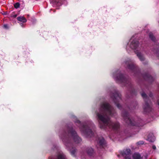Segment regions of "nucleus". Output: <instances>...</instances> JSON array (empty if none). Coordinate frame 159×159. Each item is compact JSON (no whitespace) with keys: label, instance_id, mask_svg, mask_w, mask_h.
<instances>
[{"label":"nucleus","instance_id":"1","mask_svg":"<svg viewBox=\"0 0 159 159\" xmlns=\"http://www.w3.org/2000/svg\"><path fill=\"white\" fill-rule=\"evenodd\" d=\"M114 110L107 102L103 103L99 112H97V116L98 120L103 124L104 126H108L110 128L117 129L119 126V123H113L110 120V117L113 115Z\"/></svg>","mask_w":159,"mask_h":159},{"label":"nucleus","instance_id":"2","mask_svg":"<svg viewBox=\"0 0 159 159\" xmlns=\"http://www.w3.org/2000/svg\"><path fill=\"white\" fill-rule=\"evenodd\" d=\"M131 150L129 149L124 150L122 153V155L125 159H131L130 157Z\"/></svg>","mask_w":159,"mask_h":159},{"label":"nucleus","instance_id":"3","mask_svg":"<svg viewBox=\"0 0 159 159\" xmlns=\"http://www.w3.org/2000/svg\"><path fill=\"white\" fill-rule=\"evenodd\" d=\"M70 133L75 142L78 143L81 141L80 138L78 136L75 131L72 130L71 131Z\"/></svg>","mask_w":159,"mask_h":159},{"label":"nucleus","instance_id":"4","mask_svg":"<svg viewBox=\"0 0 159 159\" xmlns=\"http://www.w3.org/2000/svg\"><path fill=\"white\" fill-rule=\"evenodd\" d=\"M120 99L121 98L120 96L117 94H116L115 95L113 100L115 104H116V106L118 108H120V107L119 104H117V103L120 102Z\"/></svg>","mask_w":159,"mask_h":159},{"label":"nucleus","instance_id":"5","mask_svg":"<svg viewBox=\"0 0 159 159\" xmlns=\"http://www.w3.org/2000/svg\"><path fill=\"white\" fill-rule=\"evenodd\" d=\"M138 46V42L135 40L132 41L130 44V46L132 49H135Z\"/></svg>","mask_w":159,"mask_h":159},{"label":"nucleus","instance_id":"6","mask_svg":"<svg viewBox=\"0 0 159 159\" xmlns=\"http://www.w3.org/2000/svg\"><path fill=\"white\" fill-rule=\"evenodd\" d=\"M98 142V144L102 147H103L105 144V141L104 139L102 138H101L100 139H99Z\"/></svg>","mask_w":159,"mask_h":159},{"label":"nucleus","instance_id":"7","mask_svg":"<svg viewBox=\"0 0 159 159\" xmlns=\"http://www.w3.org/2000/svg\"><path fill=\"white\" fill-rule=\"evenodd\" d=\"M84 130L83 131V133L84 134V135H86L87 136H89L90 134H92L91 131L85 127L84 128Z\"/></svg>","mask_w":159,"mask_h":159},{"label":"nucleus","instance_id":"8","mask_svg":"<svg viewBox=\"0 0 159 159\" xmlns=\"http://www.w3.org/2000/svg\"><path fill=\"white\" fill-rule=\"evenodd\" d=\"M133 159H143L140 154L137 153H135L133 155Z\"/></svg>","mask_w":159,"mask_h":159},{"label":"nucleus","instance_id":"9","mask_svg":"<svg viewBox=\"0 0 159 159\" xmlns=\"http://www.w3.org/2000/svg\"><path fill=\"white\" fill-rule=\"evenodd\" d=\"M17 20L22 23H25L26 22L27 20L23 16H20L17 18Z\"/></svg>","mask_w":159,"mask_h":159},{"label":"nucleus","instance_id":"10","mask_svg":"<svg viewBox=\"0 0 159 159\" xmlns=\"http://www.w3.org/2000/svg\"><path fill=\"white\" fill-rule=\"evenodd\" d=\"M115 79L118 80L122 82L123 81V80L124 79V77L121 74L119 75H118V77L116 78L114 77Z\"/></svg>","mask_w":159,"mask_h":159},{"label":"nucleus","instance_id":"11","mask_svg":"<svg viewBox=\"0 0 159 159\" xmlns=\"http://www.w3.org/2000/svg\"><path fill=\"white\" fill-rule=\"evenodd\" d=\"M58 159H66L65 156L62 153H60L58 155Z\"/></svg>","mask_w":159,"mask_h":159},{"label":"nucleus","instance_id":"12","mask_svg":"<svg viewBox=\"0 0 159 159\" xmlns=\"http://www.w3.org/2000/svg\"><path fill=\"white\" fill-rule=\"evenodd\" d=\"M137 56L141 60L143 61L144 59V58L143 55L141 53H137Z\"/></svg>","mask_w":159,"mask_h":159},{"label":"nucleus","instance_id":"13","mask_svg":"<svg viewBox=\"0 0 159 159\" xmlns=\"http://www.w3.org/2000/svg\"><path fill=\"white\" fill-rule=\"evenodd\" d=\"M93 150L92 148H89L87 150L88 153L90 156H91L92 154L93 153Z\"/></svg>","mask_w":159,"mask_h":159},{"label":"nucleus","instance_id":"14","mask_svg":"<svg viewBox=\"0 0 159 159\" xmlns=\"http://www.w3.org/2000/svg\"><path fill=\"white\" fill-rule=\"evenodd\" d=\"M76 151L75 149H73L70 151V153L71 155L73 156H75Z\"/></svg>","mask_w":159,"mask_h":159},{"label":"nucleus","instance_id":"15","mask_svg":"<svg viewBox=\"0 0 159 159\" xmlns=\"http://www.w3.org/2000/svg\"><path fill=\"white\" fill-rule=\"evenodd\" d=\"M20 6V4L19 3L17 2L14 4V6L16 8H17L19 7Z\"/></svg>","mask_w":159,"mask_h":159},{"label":"nucleus","instance_id":"16","mask_svg":"<svg viewBox=\"0 0 159 159\" xmlns=\"http://www.w3.org/2000/svg\"><path fill=\"white\" fill-rule=\"evenodd\" d=\"M134 66L133 64H131L129 66L128 68L129 69H132Z\"/></svg>","mask_w":159,"mask_h":159},{"label":"nucleus","instance_id":"17","mask_svg":"<svg viewBox=\"0 0 159 159\" xmlns=\"http://www.w3.org/2000/svg\"><path fill=\"white\" fill-rule=\"evenodd\" d=\"M141 95H142V97L144 98L146 97V94L144 92H143L141 93Z\"/></svg>","mask_w":159,"mask_h":159},{"label":"nucleus","instance_id":"18","mask_svg":"<svg viewBox=\"0 0 159 159\" xmlns=\"http://www.w3.org/2000/svg\"><path fill=\"white\" fill-rule=\"evenodd\" d=\"M138 143L139 144V145L140 144H143L144 143V142L142 141H139V142H138Z\"/></svg>","mask_w":159,"mask_h":159},{"label":"nucleus","instance_id":"19","mask_svg":"<svg viewBox=\"0 0 159 159\" xmlns=\"http://www.w3.org/2000/svg\"><path fill=\"white\" fill-rule=\"evenodd\" d=\"M152 148L154 150H155L156 148V147L155 145H153L152 146Z\"/></svg>","mask_w":159,"mask_h":159},{"label":"nucleus","instance_id":"20","mask_svg":"<svg viewBox=\"0 0 159 159\" xmlns=\"http://www.w3.org/2000/svg\"><path fill=\"white\" fill-rule=\"evenodd\" d=\"M4 28H8V25H4Z\"/></svg>","mask_w":159,"mask_h":159},{"label":"nucleus","instance_id":"21","mask_svg":"<svg viewBox=\"0 0 159 159\" xmlns=\"http://www.w3.org/2000/svg\"><path fill=\"white\" fill-rule=\"evenodd\" d=\"M150 38H151L152 40H154V39H153V38L151 36V35H150Z\"/></svg>","mask_w":159,"mask_h":159},{"label":"nucleus","instance_id":"22","mask_svg":"<svg viewBox=\"0 0 159 159\" xmlns=\"http://www.w3.org/2000/svg\"><path fill=\"white\" fill-rule=\"evenodd\" d=\"M100 127L102 128H104V126L102 125H100Z\"/></svg>","mask_w":159,"mask_h":159},{"label":"nucleus","instance_id":"23","mask_svg":"<svg viewBox=\"0 0 159 159\" xmlns=\"http://www.w3.org/2000/svg\"><path fill=\"white\" fill-rule=\"evenodd\" d=\"M128 120H129V122H131V121H130V119H128Z\"/></svg>","mask_w":159,"mask_h":159},{"label":"nucleus","instance_id":"24","mask_svg":"<svg viewBox=\"0 0 159 159\" xmlns=\"http://www.w3.org/2000/svg\"><path fill=\"white\" fill-rule=\"evenodd\" d=\"M158 105L159 106V101H158Z\"/></svg>","mask_w":159,"mask_h":159},{"label":"nucleus","instance_id":"25","mask_svg":"<svg viewBox=\"0 0 159 159\" xmlns=\"http://www.w3.org/2000/svg\"><path fill=\"white\" fill-rule=\"evenodd\" d=\"M153 141H154V140H153V141H152V140H151V142H153Z\"/></svg>","mask_w":159,"mask_h":159}]
</instances>
